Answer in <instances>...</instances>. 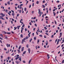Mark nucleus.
<instances>
[{
	"instance_id": "nucleus-2",
	"label": "nucleus",
	"mask_w": 64,
	"mask_h": 64,
	"mask_svg": "<svg viewBox=\"0 0 64 64\" xmlns=\"http://www.w3.org/2000/svg\"><path fill=\"white\" fill-rule=\"evenodd\" d=\"M0 14H1V15L2 16V17H4L5 16V14H3L2 13H0Z\"/></svg>"
},
{
	"instance_id": "nucleus-39",
	"label": "nucleus",
	"mask_w": 64,
	"mask_h": 64,
	"mask_svg": "<svg viewBox=\"0 0 64 64\" xmlns=\"http://www.w3.org/2000/svg\"><path fill=\"white\" fill-rule=\"evenodd\" d=\"M24 26H25V24H23L22 26L21 27V28H23V27H24Z\"/></svg>"
},
{
	"instance_id": "nucleus-16",
	"label": "nucleus",
	"mask_w": 64,
	"mask_h": 64,
	"mask_svg": "<svg viewBox=\"0 0 64 64\" xmlns=\"http://www.w3.org/2000/svg\"><path fill=\"white\" fill-rule=\"evenodd\" d=\"M10 2H7L8 5H10Z\"/></svg>"
},
{
	"instance_id": "nucleus-56",
	"label": "nucleus",
	"mask_w": 64,
	"mask_h": 64,
	"mask_svg": "<svg viewBox=\"0 0 64 64\" xmlns=\"http://www.w3.org/2000/svg\"><path fill=\"white\" fill-rule=\"evenodd\" d=\"M19 12L20 13H21V10H19Z\"/></svg>"
},
{
	"instance_id": "nucleus-42",
	"label": "nucleus",
	"mask_w": 64,
	"mask_h": 64,
	"mask_svg": "<svg viewBox=\"0 0 64 64\" xmlns=\"http://www.w3.org/2000/svg\"><path fill=\"white\" fill-rule=\"evenodd\" d=\"M23 6V4H21L20 5V6Z\"/></svg>"
},
{
	"instance_id": "nucleus-50",
	"label": "nucleus",
	"mask_w": 64,
	"mask_h": 64,
	"mask_svg": "<svg viewBox=\"0 0 64 64\" xmlns=\"http://www.w3.org/2000/svg\"><path fill=\"white\" fill-rule=\"evenodd\" d=\"M22 6H20V7L19 8H20V9H22Z\"/></svg>"
},
{
	"instance_id": "nucleus-12",
	"label": "nucleus",
	"mask_w": 64,
	"mask_h": 64,
	"mask_svg": "<svg viewBox=\"0 0 64 64\" xmlns=\"http://www.w3.org/2000/svg\"><path fill=\"white\" fill-rule=\"evenodd\" d=\"M21 46H20L18 48V49H19V50H20V49H21Z\"/></svg>"
},
{
	"instance_id": "nucleus-38",
	"label": "nucleus",
	"mask_w": 64,
	"mask_h": 64,
	"mask_svg": "<svg viewBox=\"0 0 64 64\" xmlns=\"http://www.w3.org/2000/svg\"><path fill=\"white\" fill-rule=\"evenodd\" d=\"M29 46V45L28 44L27 45H26V47L27 48H28V46Z\"/></svg>"
},
{
	"instance_id": "nucleus-31",
	"label": "nucleus",
	"mask_w": 64,
	"mask_h": 64,
	"mask_svg": "<svg viewBox=\"0 0 64 64\" xmlns=\"http://www.w3.org/2000/svg\"><path fill=\"white\" fill-rule=\"evenodd\" d=\"M6 33L8 34H10L11 32H6Z\"/></svg>"
},
{
	"instance_id": "nucleus-43",
	"label": "nucleus",
	"mask_w": 64,
	"mask_h": 64,
	"mask_svg": "<svg viewBox=\"0 0 64 64\" xmlns=\"http://www.w3.org/2000/svg\"><path fill=\"white\" fill-rule=\"evenodd\" d=\"M34 25H35V26H36V27H37V24H35Z\"/></svg>"
},
{
	"instance_id": "nucleus-29",
	"label": "nucleus",
	"mask_w": 64,
	"mask_h": 64,
	"mask_svg": "<svg viewBox=\"0 0 64 64\" xmlns=\"http://www.w3.org/2000/svg\"><path fill=\"white\" fill-rule=\"evenodd\" d=\"M20 23H21L22 24H23V23L22 22H21V20H20Z\"/></svg>"
},
{
	"instance_id": "nucleus-27",
	"label": "nucleus",
	"mask_w": 64,
	"mask_h": 64,
	"mask_svg": "<svg viewBox=\"0 0 64 64\" xmlns=\"http://www.w3.org/2000/svg\"><path fill=\"white\" fill-rule=\"evenodd\" d=\"M44 28L45 30H47V28H46V27L45 26L44 27Z\"/></svg>"
},
{
	"instance_id": "nucleus-15",
	"label": "nucleus",
	"mask_w": 64,
	"mask_h": 64,
	"mask_svg": "<svg viewBox=\"0 0 64 64\" xmlns=\"http://www.w3.org/2000/svg\"><path fill=\"white\" fill-rule=\"evenodd\" d=\"M42 6L43 8H45V5H42Z\"/></svg>"
},
{
	"instance_id": "nucleus-10",
	"label": "nucleus",
	"mask_w": 64,
	"mask_h": 64,
	"mask_svg": "<svg viewBox=\"0 0 64 64\" xmlns=\"http://www.w3.org/2000/svg\"><path fill=\"white\" fill-rule=\"evenodd\" d=\"M18 60H20V61H21V57H20L19 58V59H18Z\"/></svg>"
},
{
	"instance_id": "nucleus-44",
	"label": "nucleus",
	"mask_w": 64,
	"mask_h": 64,
	"mask_svg": "<svg viewBox=\"0 0 64 64\" xmlns=\"http://www.w3.org/2000/svg\"><path fill=\"white\" fill-rule=\"evenodd\" d=\"M23 63H26V62H25V61L24 60L23 61Z\"/></svg>"
},
{
	"instance_id": "nucleus-13",
	"label": "nucleus",
	"mask_w": 64,
	"mask_h": 64,
	"mask_svg": "<svg viewBox=\"0 0 64 64\" xmlns=\"http://www.w3.org/2000/svg\"><path fill=\"white\" fill-rule=\"evenodd\" d=\"M26 40V39H25V38H24V39H22V41H23L24 42V41H25V40Z\"/></svg>"
},
{
	"instance_id": "nucleus-33",
	"label": "nucleus",
	"mask_w": 64,
	"mask_h": 64,
	"mask_svg": "<svg viewBox=\"0 0 64 64\" xmlns=\"http://www.w3.org/2000/svg\"><path fill=\"white\" fill-rule=\"evenodd\" d=\"M12 16H14V15H15V14H14V13H12Z\"/></svg>"
},
{
	"instance_id": "nucleus-26",
	"label": "nucleus",
	"mask_w": 64,
	"mask_h": 64,
	"mask_svg": "<svg viewBox=\"0 0 64 64\" xmlns=\"http://www.w3.org/2000/svg\"><path fill=\"white\" fill-rule=\"evenodd\" d=\"M26 9H27V8H24V10L25 11H26Z\"/></svg>"
},
{
	"instance_id": "nucleus-45",
	"label": "nucleus",
	"mask_w": 64,
	"mask_h": 64,
	"mask_svg": "<svg viewBox=\"0 0 64 64\" xmlns=\"http://www.w3.org/2000/svg\"><path fill=\"white\" fill-rule=\"evenodd\" d=\"M11 11H12V13H14V11H13V10H12Z\"/></svg>"
},
{
	"instance_id": "nucleus-28",
	"label": "nucleus",
	"mask_w": 64,
	"mask_h": 64,
	"mask_svg": "<svg viewBox=\"0 0 64 64\" xmlns=\"http://www.w3.org/2000/svg\"><path fill=\"white\" fill-rule=\"evenodd\" d=\"M39 37H42V36H43L41 35H39Z\"/></svg>"
},
{
	"instance_id": "nucleus-41",
	"label": "nucleus",
	"mask_w": 64,
	"mask_h": 64,
	"mask_svg": "<svg viewBox=\"0 0 64 64\" xmlns=\"http://www.w3.org/2000/svg\"><path fill=\"white\" fill-rule=\"evenodd\" d=\"M4 50H5L6 51L7 50V49H6V48H4Z\"/></svg>"
},
{
	"instance_id": "nucleus-4",
	"label": "nucleus",
	"mask_w": 64,
	"mask_h": 64,
	"mask_svg": "<svg viewBox=\"0 0 64 64\" xmlns=\"http://www.w3.org/2000/svg\"><path fill=\"white\" fill-rule=\"evenodd\" d=\"M28 53L29 54H30V51H31L30 49V48H28Z\"/></svg>"
},
{
	"instance_id": "nucleus-21",
	"label": "nucleus",
	"mask_w": 64,
	"mask_h": 64,
	"mask_svg": "<svg viewBox=\"0 0 64 64\" xmlns=\"http://www.w3.org/2000/svg\"><path fill=\"white\" fill-rule=\"evenodd\" d=\"M0 35L1 36H2V37H3L4 36H3V35H2V34H0Z\"/></svg>"
},
{
	"instance_id": "nucleus-6",
	"label": "nucleus",
	"mask_w": 64,
	"mask_h": 64,
	"mask_svg": "<svg viewBox=\"0 0 64 64\" xmlns=\"http://www.w3.org/2000/svg\"><path fill=\"white\" fill-rule=\"evenodd\" d=\"M19 56L17 57L16 58L15 60H17V59H19Z\"/></svg>"
},
{
	"instance_id": "nucleus-60",
	"label": "nucleus",
	"mask_w": 64,
	"mask_h": 64,
	"mask_svg": "<svg viewBox=\"0 0 64 64\" xmlns=\"http://www.w3.org/2000/svg\"><path fill=\"white\" fill-rule=\"evenodd\" d=\"M5 37L6 39H8V37L7 36H5Z\"/></svg>"
},
{
	"instance_id": "nucleus-1",
	"label": "nucleus",
	"mask_w": 64,
	"mask_h": 64,
	"mask_svg": "<svg viewBox=\"0 0 64 64\" xmlns=\"http://www.w3.org/2000/svg\"><path fill=\"white\" fill-rule=\"evenodd\" d=\"M38 10V14H40V17H41V12H40L41 10H40V9H39Z\"/></svg>"
},
{
	"instance_id": "nucleus-3",
	"label": "nucleus",
	"mask_w": 64,
	"mask_h": 64,
	"mask_svg": "<svg viewBox=\"0 0 64 64\" xmlns=\"http://www.w3.org/2000/svg\"><path fill=\"white\" fill-rule=\"evenodd\" d=\"M6 46L7 47H10V44H6Z\"/></svg>"
},
{
	"instance_id": "nucleus-54",
	"label": "nucleus",
	"mask_w": 64,
	"mask_h": 64,
	"mask_svg": "<svg viewBox=\"0 0 64 64\" xmlns=\"http://www.w3.org/2000/svg\"><path fill=\"white\" fill-rule=\"evenodd\" d=\"M36 35H38V32H36Z\"/></svg>"
},
{
	"instance_id": "nucleus-18",
	"label": "nucleus",
	"mask_w": 64,
	"mask_h": 64,
	"mask_svg": "<svg viewBox=\"0 0 64 64\" xmlns=\"http://www.w3.org/2000/svg\"><path fill=\"white\" fill-rule=\"evenodd\" d=\"M31 60H32V59H31L30 60H29V62H28L29 64H30V62L31 61Z\"/></svg>"
},
{
	"instance_id": "nucleus-25",
	"label": "nucleus",
	"mask_w": 64,
	"mask_h": 64,
	"mask_svg": "<svg viewBox=\"0 0 64 64\" xmlns=\"http://www.w3.org/2000/svg\"><path fill=\"white\" fill-rule=\"evenodd\" d=\"M53 14H54V16H55V15H56V13H54V12H53Z\"/></svg>"
},
{
	"instance_id": "nucleus-35",
	"label": "nucleus",
	"mask_w": 64,
	"mask_h": 64,
	"mask_svg": "<svg viewBox=\"0 0 64 64\" xmlns=\"http://www.w3.org/2000/svg\"><path fill=\"white\" fill-rule=\"evenodd\" d=\"M64 63V60H63L62 62V64H63V63Z\"/></svg>"
},
{
	"instance_id": "nucleus-17",
	"label": "nucleus",
	"mask_w": 64,
	"mask_h": 64,
	"mask_svg": "<svg viewBox=\"0 0 64 64\" xmlns=\"http://www.w3.org/2000/svg\"><path fill=\"white\" fill-rule=\"evenodd\" d=\"M20 37L22 38H23V35L22 34H21L20 35Z\"/></svg>"
},
{
	"instance_id": "nucleus-37",
	"label": "nucleus",
	"mask_w": 64,
	"mask_h": 64,
	"mask_svg": "<svg viewBox=\"0 0 64 64\" xmlns=\"http://www.w3.org/2000/svg\"><path fill=\"white\" fill-rule=\"evenodd\" d=\"M53 35H52V36L51 37V38H54V37H53Z\"/></svg>"
},
{
	"instance_id": "nucleus-58",
	"label": "nucleus",
	"mask_w": 64,
	"mask_h": 64,
	"mask_svg": "<svg viewBox=\"0 0 64 64\" xmlns=\"http://www.w3.org/2000/svg\"><path fill=\"white\" fill-rule=\"evenodd\" d=\"M45 0L43 1L42 2L43 3H45Z\"/></svg>"
},
{
	"instance_id": "nucleus-20",
	"label": "nucleus",
	"mask_w": 64,
	"mask_h": 64,
	"mask_svg": "<svg viewBox=\"0 0 64 64\" xmlns=\"http://www.w3.org/2000/svg\"><path fill=\"white\" fill-rule=\"evenodd\" d=\"M32 40V38H31L30 40V43H31V41Z\"/></svg>"
},
{
	"instance_id": "nucleus-23",
	"label": "nucleus",
	"mask_w": 64,
	"mask_h": 64,
	"mask_svg": "<svg viewBox=\"0 0 64 64\" xmlns=\"http://www.w3.org/2000/svg\"><path fill=\"white\" fill-rule=\"evenodd\" d=\"M47 57H48V59H49L50 58V56H49V55L48 54H47Z\"/></svg>"
},
{
	"instance_id": "nucleus-36",
	"label": "nucleus",
	"mask_w": 64,
	"mask_h": 64,
	"mask_svg": "<svg viewBox=\"0 0 64 64\" xmlns=\"http://www.w3.org/2000/svg\"><path fill=\"white\" fill-rule=\"evenodd\" d=\"M5 12H8V10H5Z\"/></svg>"
},
{
	"instance_id": "nucleus-47",
	"label": "nucleus",
	"mask_w": 64,
	"mask_h": 64,
	"mask_svg": "<svg viewBox=\"0 0 64 64\" xmlns=\"http://www.w3.org/2000/svg\"><path fill=\"white\" fill-rule=\"evenodd\" d=\"M44 38H46V36H44Z\"/></svg>"
},
{
	"instance_id": "nucleus-24",
	"label": "nucleus",
	"mask_w": 64,
	"mask_h": 64,
	"mask_svg": "<svg viewBox=\"0 0 64 64\" xmlns=\"http://www.w3.org/2000/svg\"><path fill=\"white\" fill-rule=\"evenodd\" d=\"M25 31H27V29L26 28H25L24 29Z\"/></svg>"
},
{
	"instance_id": "nucleus-19",
	"label": "nucleus",
	"mask_w": 64,
	"mask_h": 64,
	"mask_svg": "<svg viewBox=\"0 0 64 64\" xmlns=\"http://www.w3.org/2000/svg\"><path fill=\"white\" fill-rule=\"evenodd\" d=\"M3 33H4L5 34H6L7 33V32H6L4 31L3 32Z\"/></svg>"
},
{
	"instance_id": "nucleus-40",
	"label": "nucleus",
	"mask_w": 64,
	"mask_h": 64,
	"mask_svg": "<svg viewBox=\"0 0 64 64\" xmlns=\"http://www.w3.org/2000/svg\"><path fill=\"white\" fill-rule=\"evenodd\" d=\"M18 53H20V50H18Z\"/></svg>"
},
{
	"instance_id": "nucleus-49",
	"label": "nucleus",
	"mask_w": 64,
	"mask_h": 64,
	"mask_svg": "<svg viewBox=\"0 0 64 64\" xmlns=\"http://www.w3.org/2000/svg\"><path fill=\"white\" fill-rule=\"evenodd\" d=\"M0 39L1 40H3V38H2L1 37H0Z\"/></svg>"
},
{
	"instance_id": "nucleus-53",
	"label": "nucleus",
	"mask_w": 64,
	"mask_h": 64,
	"mask_svg": "<svg viewBox=\"0 0 64 64\" xmlns=\"http://www.w3.org/2000/svg\"><path fill=\"white\" fill-rule=\"evenodd\" d=\"M45 32L46 33H47V32H48V30H46Z\"/></svg>"
},
{
	"instance_id": "nucleus-63",
	"label": "nucleus",
	"mask_w": 64,
	"mask_h": 64,
	"mask_svg": "<svg viewBox=\"0 0 64 64\" xmlns=\"http://www.w3.org/2000/svg\"><path fill=\"white\" fill-rule=\"evenodd\" d=\"M57 3H59V1H58V0L57 1Z\"/></svg>"
},
{
	"instance_id": "nucleus-57",
	"label": "nucleus",
	"mask_w": 64,
	"mask_h": 64,
	"mask_svg": "<svg viewBox=\"0 0 64 64\" xmlns=\"http://www.w3.org/2000/svg\"><path fill=\"white\" fill-rule=\"evenodd\" d=\"M57 41V39H56V40H55V43H56V42Z\"/></svg>"
},
{
	"instance_id": "nucleus-9",
	"label": "nucleus",
	"mask_w": 64,
	"mask_h": 64,
	"mask_svg": "<svg viewBox=\"0 0 64 64\" xmlns=\"http://www.w3.org/2000/svg\"><path fill=\"white\" fill-rule=\"evenodd\" d=\"M25 38L26 40V39H28L29 38V37L28 36H26V38Z\"/></svg>"
},
{
	"instance_id": "nucleus-51",
	"label": "nucleus",
	"mask_w": 64,
	"mask_h": 64,
	"mask_svg": "<svg viewBox=\"0 0 64 64\" xmlns=\"http://www.w3.org/2000/svg\"><path fill=\"white\" fill-rule=\"evenodd\" d=\"M62 33L60 32V35H61V36H62Z\"/></svg>"
},
{
	"instance_id": "nucleus-64",
	"label": "nucleus",
	"mask_w": 64,
	"mask_h": 64,
	"mask_svg": "<svg viewBox=\"0 0 64 64\" xmlns=\"http://www.w3.org/2000/svg\"><path fill=\"white\" fill-rule=\"evenodd\" d=\"M60 39H59L58 40V42H59V41H60Z\"/></svg>"
},
{
	"instance_id": "nucleus-7",
	"label": "nucleus",
	"mask_w": 64,
	"mask_h": 64,
	"mask_svg": "<svg viewBox=\"0 0 64 64\" xmlns=\"http://www.w3.org/2000/svg\"><path fill=\"white\" fill-rule=\"evenodd\" d=\"M21 27V26H17V29H18V30L19 29V27Z\"/></svg>"
},
{
	"instance_id": "nucleus-61",
	"label": "nucleus",
	"mask_w": 64,
	"mask_h": 64,
	"mask_svg": "<svg viewBox=\"0 0 64 64\" xmlns=\"http://www.w3.org/2000/svg\"><path fill=\"white\" fill-rule=\"evenodd\" d=\"M17 16L18 17V16H19V14H17Z\"/></svg>"
},
{
	"instance_id": "nucleus-48",
	"label": "nucleus",
	"mask_w": 64,
	"mask_h": 64,
	"mask_svg": "<svg viewBox=\"0 0 64 64\" xmlns=\"http://www.w3.org/2000/svg\"><path fill=\"white\" fill-rule=\"evenodd\" d=\"M31 4H30L29 6L30 8H31Z\"/></svg>"
},
{
	"instance_id": "nucleus-46",
	"label": "nucleus",
	"mask_w": 64,
	"mask_h": 64,
	"mask_svg": "<svg viewBox=\"0 0 64 64\" xmlns=\"http://www.w3.org/2000/svg\"><path fill=\"white\" fill-rule=\"evenodd\" d=\"M32 36H34V33H33L32 34Z\"/></svg>"
},
{
	"instance_id": "nucleus-8",
	"label": "nucleus",
	"mask_w": 64,
	"mask_h": 64,
	"mask_svg": "<svg viewBox=\"0 0 64 64\" xmlns=\"http://www.w3.org/2000/svg\"><path fill=\"white\" fill-rule=\"evenodd\" d=\"M15 62L16 63V64H19V62H18V61L16 60L15 61Z\"/></svg>"
},
{
	"instance_id": "nucleus-52",
	"label": "nucleus",
	"mask_w": 64,
	"mask_h": 64,
	"mask_svg": "<svg viewBox=\"0 0 64 64\" xmlns=\"http://www.w3.org/2000/svg\"><path fill=\"white\" fill-rule=\"evenodd\" d=\"M30 25H32V24H31V22H30Z\"/></svg>"
},
{
	"instance_id": "nucleus-14",
	"label": "nucleus",
	"mask_w": 64,
	"mask_h": 64,
	"mask_svg": "<svg viewBox=\"0 0 64 64\" xmlns=\"http://www.w3.org/2000/svg\"><path fill=\"white\" fill-rule=\"evenodd\" d=\"M17 27H14V30H16L17 29Z\"/></svg>"
},
{
	"instance_id": "nucleus-55",
	"label": "nucleus",
	"mask_w": 64,
	"mask_h": 64,
	"mask_svg": "<svg viewBox=\"0 0 64 64\" xmlns=\"http://www.w3.org/2000/svg\"><path fill=\"white\" fill-rule=\"evenodd\" d=\"M49 10H50V11H51V8H49Z\"/></svg>"
},
{
	"instance_id": "nucleus-62",
	"label": "nucleus",
	"mask_w": 64,
	"mask_h": 64,
	"mask_svg": "<svg viewBox=\"0 0 64 64\" xmlns=\"http://www.w3.org/2000/svg\"><path fill=\"white\" fill-rule=\"evenodd\" d=\"M23 32V30H21V32L22 33Z\"/></svg>"
},
{
	"instance_id": "nucleus-11",
	"label": "nucleus",
	"mask_w": 64,
	"mask_h": 64,
	"mask_svg": "<svg viewBox=\"0 0 64 64\" xmlns=\"http://www.w3.org/2000/svg\"><path fill=\"white\" fill-rule=\"evenodd\" d=\"M40 41V40L39 39H38L37 41L38 42V43H39V42Z\"/></svg>"
},
{
	"instance_id": "nucleus-34",
	"label": "nucleus",
	"mask_w": 64,
	"mask_h": 64,
	"mask_svg": "<svg viewBox=\"0 0 64 64\" xmlns=\"http://www.w3.org/2000/svg\"><path fill=\"white\" fill-rule=\"evenodd\" d=\"M45 34H46V35H48V36H49V34H48L47 33H45Z\"/></svg>"
},
{
	"instance_id": "nucleus-59",
	"label": "nucleus",
	"mask_w": 64,
	"mask_h": 64,
	"mask_svg": "<svg viewBox=\"0 0 64 64\" xmlns=\"http://www.w3.org/2000/svg\"><path fill=\"white\" fill-rule=\"evenodd\" d=\"M2 16H0V19H2Z\"/></svg>"
},
{
	"instance_id": "nucleus-5",
	"label": "nucleus",
	"mask_w": 64,
	"mask_h": 64,
	"mask_svg": "<svg viewBox=\"0 0 64 64\" xmlns=\"http://www.w3.org/2000/svg\"><path fill=\"white\" fill-rule=\"evenodd\" d=\"M24 47H23L22 48L21 51L22 52L23 51V50H24Z\"/></svg>"
},
{
	"instance_id": "nucleus-22",
	"label": "nucleus",
	"mask_w": 64,
	"mask_h": 64,
	"mask_svg": "<svg viewBox=\"0 0 64 64\" xmlns=\"http://www.w3.org/2000/svg\"><path fill=\"white\" fill-rule=\"evenodd\" d=\"M26 51H25L23 53V54H25L26 53Z\"/></svg>"
},
{
	"instance_id": "nucleus-32",
	"label": "nucleus",
	"mask_w": 64,
	"mask_h": 64,
	"mask_svg": "<svg viewBox=\"0 0 64 64\" xmlns=\"http://www.w3.org/2000/svg\"><path fill=\"white\" fill-rule=\"evenodd\" d=\"M39 3V2L38 1H37L36 2V4H38Z\"/></svg>"
},
{
	"instance_id": "nucleus-30",
	"label": "nucleus",
	"mask_w": 64,
	"mask_h": 64,
	"mask_svg": "<svg viewBox=\"0 0 64 64\" xmlns=\"http://www.w3.org/2000/svg\"><path fill=\"white\" fill-rule=\"evenodd\" d=\"M34 39L35 40H36V37H34Z\"/></svg>"
}]
</instances>
